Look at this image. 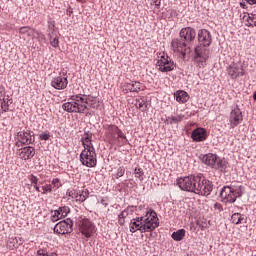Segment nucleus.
Listing matches in <instances>:
<instances>
[{
    "label": "nucleus",
    "mask_w": 256,
    "mask_h": 256,
    "mask_svg": "<svg viewBox=\"0 0 256 256\" xmlns=\"http://www.w3.org/2000/svg\"><path fill=\"white\" fill-rule=\"evenodd\" d=\"M51 183L54 189H59V187H61L62 185L61 180L59 178H54Z\"/></svg>",
    "instance_id": "nucleus-39"
},
{
    "label": "nucleus",
    "mask_w": 256,
    "mask_h": 256,
    "mask_svg": "<svg viewBox=\"0 0 256 256\" xmlns=\"http://www.w3.org/2000/svg\"><path fill=\"white\" fill-rule=\"evenodd\" d=\"M181 38H175L171 42V51L178 57H191V47H187L185 41L193 40V28L186 27L180 31Z\"/></svg>",
    "instance_id": "nucleus-3"
},
{
    "label": "nucleus",
    "mask_w": 256,
    "mask_h": 256,
    "mask_svg": "<svg viewBox=\"0 0 256 256\" xmlns=\"http://www.w3.org/2000/svg\"><path fill=\"white\" fill-rule=\"evenodd\" d=\"M50 138H51V134H49L47 132H44L39 135L40 141H49Z\"/></svg>",
    "instance_id": "nucleus-37"
},
{
    "label": "nucleus",
    "mask_w": 256,
    "mask_h": 256,
    "mask_svg": "<svg viewBox=\"0 0 256 256\" xmlns=\"http://www.w3.org/2000/svg\"><path fill=\"white\" fill-rule=\"evenodd\" d=\"M123 175H125V167L121 166L117 169L116 179L123 177Z\"/></svg>",
    "instance_id": "nucleus-38"
},
{
    "label": "nucleus",
    "mask_w": 256,
    "mask_h": 256,
    "mask_svg": "<svg viewBox=\"0 0 256 256\" xmlns=\"http://www.w3.org/2000/svg\"><path fill=\"white\" fill-rule=\"evenodd\" d=\"M89 107L92 109L99 108V100L97 97L77 94L71 96L70 102H66L62 105V109L67 111V113H87Z\"/></svg>",
    "instance_id": "nucleus-1"
},
{
    "label": "nucleus",
    "mask_w": 256,
    "mask_h": 256,
    "mask_svg": "<svg viewBox=\"0 0 256 256\" xmlns=\"http://www.w3.org/2000/svg\"><path fill=\"white\" fill-rule=\"evenodd\" d=\"M244 19H246L248 27H256V14L250 13L245 15Z\"/></svg>",
    "instance_id": "nucleus-28"
},
{
    "label": "nucleus",
    "mask_w": 256,
    "mask_h": 256,
    "mask_svg": "<svg viewBox=\"0 0 256 256\" xmlns=\"http://www.w3.org/2000/svg\"><path fill=\"white\" fill-rule=\"evenodd\" d=\"M242 122L243 112H241V108H239V105H236L230 112L229 123L234 129V127H237V125H240V123Z\"/></svg>",
    "instance_id": "nucleus-11"
},
{
    "label": "nucleus",
    "mask_w": 256,
    "mask_h": 256,
    "mask_svg": "<svg viewBox=\"0 0 256 256\" xmlns=\"http://www.w3.org/2000/svg\"><path fill=\"white\" fill-rule=\"evenodd\" d=\"M248 5H256V0H245Z\"/></svg>",
    "instance_id": "nucleus-44"
},
{
    "label": "nucleus",
    "mask_w": 256,
    "mask_h": 256,
    "mask_svg": "<svg viewBox=\"0 0 256 256\" xmlns=\"http://www.w3.org/2000/svg\"><path fill=\"white\" fill-rule=\"evenodd\" d=\"M137 223H145V225H159V217H157V212L149 208L145 216L131 220L130 225H137Z\"/></svg>",
    "instance_id": "nucleus-8"
},
{
    "label": "nucleus",
    "mask_w": 256,
    "mask_h": 256,
    "mask_svg": "<svg viewBox=\"0 0 256 256\" xmlns=\"http://www.w3.org/2000/svg\"><path fill=\"white\" fill-rule=\"evenodd\" d=\"M35 29L29 26H23L19 28V34L23 39H35Z\"/></svg>",
    "instance_id": "nucleus-18"
},
{
    "label": "nucleus",
    "mask_w": 256,
    "mask_h": 256,
    "mask_svg": "<svg viewBox=\"0 0 256 256\" xmlns=\"http://www.w3.org/2000/svg\"><path fill=\"white\" fill-rule=\"evenodd\" d=\"M80 161L85 167H96L97 153L95 152V148L84 149L80 154Z\"/></svg>",
    "instance_id": "nucleus-10"
},
{
    "label": "nucleus",
    "mask_w": 256,
    "mask_h": 256,
    "mask_svg": "<svg viewBox=\"0 0 256 256\" xmlns=\"http://www.w3.org/2000/svg\"><path fill=\"white\" fill-rule=\"evenodd\" d=\"M28 179L32 185H37V183H39V179L35 175H30Z\"/></svg>",
    "instance_id": "nucleus-42"
},
{
    "label": "nucleus",
    "mask_w": 256,
    "mask_h": 256,
    "mask_svg": "<svg viewBox=\"0 0 256 256\" xmlns=\"http://www.w3.org/2000/svg\"><path fill=\"white\" fill-rule=\"evenodd\" d=\"M231 223H233V225H245V223H247V216L241 213H234L231 216Z\"/></svg>",
    "instance_id": "nucleus-23"
},
{
    "label": "nucleus",
    "mask_w": 256,
    "mask_h": 256,
    "mask_svg": "<svg viewBox=\"0 0 256 256\" xmlns=\"http://www.w3.org/2000/svg\"><path fill=\"white\" fill-rule=\"evenodd\" d=\"M174 97L178 103H187V101H189V94L183 90H178L175 92Z\"/></svg>",
    "instance_id": "nucleus-25"
},
{
    "label": "nucleus",
    "mask_w": 256,
    "mask_h": 256,
    "mask_svg": "<svg viewBox=\"0 0 256 256\" xmlns=\"http://www.w3.org/2000/svg\"><path fill=\"white\" fill-rule=\"evenodd\" d=\"M203 163L205 165H208V167H211L212 169H217L218 171H226L227 169V160L225 158H221L217 156V154H206L200 157Z\"/></svg>",
    "instance_id": "nucleus-6"
},
{
    "label": "nucleus",
    "mask_w": 256,
    "mask_h": 256,
    "mask_svg": "<svg viewBox=\"0 0 256 256\" xmlns=\"http://www.w3.org/2000/svg\"><path fill=\"white\" fill-rule=\"evenodd\" d=\"M253 99H254V101H256V91L253 94Z\"/></svg>",
    "instance_id": "nucleus-46"
},
{
    "label": "nucleus",
    "mask_w": 256,
    "mask_h": 256,
    "mask_svg": "<svg viewBox=\"0 0 256 256\" xmlns=\"http://www.w3.org/2000/svg\"><path fill=\"white\" fill-rule=\"evenodd\" d=\"M183 117L181 116H169L167 119H166V123H168L169 125H173L175 123H180V121H182Z\"/></svg>",
    "instance_id": "nucleus-31"
},
{
    "label": "nucleus",
    "mask_w": 256,
    "mask_h": 256,
    "mask_svg": "<svg viewBox=\"0 0 256 256\" xmlns=\"http://www.w3.org/2000/svg\"><path fill=\"white\" fill-rule=\"evenodd\" d=\"M79 231L82 233V235L89 238L93 235V233H95L96 229L93 225H81Z\"/></svg>",
    "instance_id": "nucleus-24"
},
{
    "label": "nucleus",
    "mask_w": 256,
    "mask_h": 256,
    "mask_svg": "<svg viewBox=\"0 0 256 256\" xmlns=\"http://www.w3.org/2000/svg\"><path fill=\"white\" fill-rule=\"evenodd\" d=\"M54 233L58 235H67V233H73L72 225H55L53 228Z\"/></svg>",
    "instance_id": "nucleus-21"
},
{
    "label": "nucleus",
    "mask_w": 256,
    "mask_h": 256,
    "mask_svg": "<svg viewBox=\"0 0 256 256\" xmlns=\"http://www.w3.org/2000/svg\"><path fill=\"white\" fill-rule=\"evenodd\" d=\"M58 211L60 212L61 217H67V215L71 213V209L68 206L59 207Z\"/></svg>",
    "instance_id": "nucleus-33"
},
{
    "label": "nucleus",
    "mask_w": 256,
    "mask_h": 256,
    "mask_svg": "<svg viewBox=\"0 0 256 256\" xmlns=\"http://www.w3.org/2000/svg\"><path fill=\"white\" fill-rule=\"evenodd\" d=\"M65 218L64 216H61V212L59 210H54L52 212L51 219L53 223H57V221H61V219Z\"/></svg>",
    "instance_id": "nucleus-32"
},
{
    "label": "nucleus",
    "mask_w": 256,
    "mask_h": 256,
    "mask_svg": "<svg viewBox=\"0 0 256 256\" xmlns=\"http://www.w3.org/2000/svg\"><path fill=\"white\" fill-rule=\"evenodd\" d=\"M34 38L38 39V41H40V43H45V35L39 33L37 30H35Z\"/></svg>",
    "instance_id": "nucleus-36"
},
{
    "label": "nucleus",
    "mask_w": 256,
    "mask_h": 256,
    "mask_svg": "<svg viewBox=\"0 0 256 256\" xmlns=\"http://www.w3.org/2000/svg\"><path fill=\"white\" fill-rule=\"evenodd\" d=\"M34 189H35L38 193H41V188H39V186L34 185Z\"/></svg>",
    "instance_id": "nucleus-45"
},
{
    "label": "nucleus",
    "mask_w": 256,
    "mask_h": 256,
    "mask_svg": "<svg viewBox=\"0 0 256 256\" xmlns=\"http://www.w3.org/2000/svg\"><path fill=\"white\" fill-rule=\"evenodd\" d=\"M133 211H135V207L134 206H129L127 209L122 211L118 215L119 225H125V219H127V217H129L130 214H133Z\"/></svg>",
    "instance_id": "nucleus-22"
},
{
    "label": "nucleus",
    "mask_w": 256,
    "mask_h": 256,
    "mask_svg": "<svg viewBox=\"0 0 256 256\" xmlns=\"http://www.w3.org/2000/svg\"><path fill=\"white\" fill-rule=\"evenodd\" d=\"M131 93H139V91H143V85L139 81H134L130 83Z\"/></svg>",
    "instance_id": "nucleus-27"
},
{
    "label": "nucleus",
    "mask_w": 256,
    "mask_h": 256,
    "mask_svg": "<svg viewBox=\"0 0 256 256\" xmlns=\"http://www.w3.org/2000/svg\"><path fill=\"white\" fill-rule=\"evenodd\" d=\"M134 175L137 179H140V181H143V175H145V173L141 168H135Z\"/></svg>",
    "instance_id": "nucleus-34"
},
{
    "label": "nucleus",
    "mask_w": 256,
    "mask_h": 256,
    "mask_svg": "<svg viewBox=\"0 0 256 256\" xmlns=\"http://www.w3.org/2000/svg\"><path fill=\"white\" fill-rule=\"evenodd\" d=\"M89 198V190H84L80 193H76L74 196V199L78 201L79 203H83L84 201H87Z\"/></svg>",
    "instance_id": "nucleus-26"
},
{
    "label": "nucleus",
    "mask_w": 256,
    "mask_h": 256,
    "mask_svg": "<svg viewBox=\"0 0 256 256\" xmlns=\"http://www.w3.org/2000/svg\"><path fill=\"white\" fill-rule=\"evenodd\" d=\"M190 137H191V139H193V133H190Z\"/></svg>",
    "instance_id": "nucleus-47"
},
{
    "label": "nucleus",
    "mask_w": 256,
    "mask_h": 256,
    "mask_svg": "<svg viewBox=\"0 0 256 256\" xmlns=\"http://www.w3.org/2000/svg\"><path fill=\"white\" fill-rule=\"evenodd\" d=\"M193 187V193L207 197L213 191V182L205 179L203 174H197V176L193 177Z\"/></svg>",
    "instance_id": "nucleus-5"
},
{
    "label": "nucleus",
    "mask_w": 256,
    "mask_h": 256,
    "mask_svg": "<svg viewBox=\"0 0 256 256\" xmlns=\"http://www.w3.org/2000/svg\"><path fill=\"white\" fill-rule=\"evenodd\" d=\"M16 155L23 161H29V159H33V157H35V148L31 146L20 148L17 150Z\"/></svg>",
    "instance_id": "nucleus-14"
},
{
    "label": "nucleus",
    "mask_w": 256,
    "mask_h": 256,
    "mask_svg": "<svg viewBox=\"0 0 256 256\" xmlns=\"http://www.w3.org/2000/svg\"><path fill=\"white\" fill-rule=\"evenodd\" d=\"M61 223H64L65 225H73V220L70 218H67L66 220H62V221L56 223V225H61Z\"/></svg>",
    "instance_id": "nucleus-43"
},
{
    "label": "nucleus",
    "mask_w": 256,
    "mask_h": 256,
    "mask_svg": "<svg viewBox=\"0 0 256 256\" xmlns=\"http://www.w3.org/2000/svg\"><path fill=\"white\" fill-rule=\"evenodd\" d=\"M156 67L158 71H161L162 73H169V71H173V69H175V63L167 54H165V52H160L158 54Z\"/></svg>",
    "instance_id": "nucleus-7"
},
{
    "label": "nucleus",
    "mask_w": 256,
    "mask_h": 256,
    "mask_svg": "<svg viewBox=\"0 0 256 256\" xmlns=\"http://www.w3.org/2000/svg\"><path fill=\"white\" fill-rule=\"evenodd\" d=\"M196 225H201V223H199V221L196 222Z\"/></svg>",
    "instance_id": "nucleus-48"
},
{
    "label": "nucleus",
    "mask_w": 256,
    "mask_h": 256,
    "mask_svg": "<svg viewBox=\"0 0 256 256\" xmlns=\"http://www.w3.org/2000/svg\"><path fill=\"white\" fill-rule=\"evenodd\" d=\"M122 91L123 93H131V83H124L122 85Z\"/></svg>",
    "instance_id": "nucleus-41"
},
{
    "label": "nucleus",
    "mask_w": 256,
    "mask_h": 256,
    "mask_svg": "<svg viewBox=\"0 0 256 256\" xmlns=\"http://www.w3.org/2000/svg\"><path fill=\"white\" fill-rule=\"evenodd\" d=\"M81 143L84 149H95L93 147V133L86 132L81 136Z\"/></svg>",
    "instance_id": "nucleus-17"
},
{
    "label": "nucleus",
    "mask_w": 256,
    "mask_h": 256,
    "mask_svg": "<svg viewBox=\"0 0 256 256\" xmlns=\"http://www.w3.org/2000/svg\"><path fill=\"white\" fill-rule=\"evenodd\" d=\"M53 188H51V184H46L42 186V195H47V193H52Z\"/></svg>",
    "instance_id": "nucleus-35"
},
{
    "label": "nucleus",
    "mask_w": 256,
    "mask_h": 256,
    "mask_svg": "<svg viewBox=\"0 0 256 256\" xmlns=\"http://www.w3.org/2000/svg\"><path fill=\"white\" fill-rule=\"evenodd\" d=\"M219 197L222 203L231 204L235 203L239 197H243V187L226 185L221 188Z\"/></svg>",
    "instance_id": "nucleus-4"
},
{
    "label": "nucleus",
    "mask_w": 256,
    "mask_h": 256,
    "mask_svg": "<svg viewBox=\"0 0 256 256\" xmlns=\"http://www.w3.org/2000/svg\"><path fill=\"white\" fill-rule=\"evenodd\" d=\"M155 225H133L130 226V232L135 233L136 231H141V233H147L148 231H155Z\"/></svg>",
    "instance_id": "nucleus-20"
},
{
    "label": "nucleus",
    "mask_w": 256,
    "mask_h": 256,
    "mask_svg": "<svg viewBox=\"0 0 256 256\" xmlns=\"http://www.w3.org/2000/svg\"><path fill=\"white\" fill-rule=\"evenodd\" d=\"M11 103H13V101L9 99V96H7V98H4L1 102L2 111H9V106L11 105Z\"/></svg>",
    "instance_id": "nucleus-30"
},
{
    "label": "nucleus",
    "mask_w": 256,
    "mask_h": 256,
    "mask_svg": "<svg viewBox=\"0 0 256 256\" xmlns=\"http://www.w3.org/2000/svg\"><path fill=\"white\" fill-rule=\"evenodd\" d=\"M107 135H109L110 139L114 140L119 147H123V145H127V136L119 129L117 126H108Z\"/></svg>",
    "instance_id": "nucleus-9"
},
{
    "label": "nucleus",
    "mask_w": 256,
    "mask_h": 256,
    "mask_svg": "<svg viewBox=\"0 0 256 256\" xmlns=\"http://www.w3.org/2000/svg\"><path fill=\"white\" fill-rule=\"evenodd\" d=\"M207 140V130L205 128H196L193 130V141L200 143Z\"/></svg>",
    "instance_id": "nucleus-19"
},
{
    "label": "nucleus",
    "mask_w": 256,
    "mask_h": 256,
    "mask_svg": "<svg viewBox=\"0 0 256 256\" xmlns=\"http://www.w3.org/2000/svg\"><path fill=\"white\" fill-rule=\"evenodd\" d=\"M184 237H185V231L183 229H180L172 233V239H174V241H181Z\"/></svg>",
    "instance_id": "nucleus-29"
},
{
    "label": "nucleus",
    "mask_w": 256,
    "mask_h": 256,
    "mask_svg": "<svg viewBox=\"0 0 256 256\" xmlns=\"http://www.w3.org/2000/svg\"><path fill=\"white\" fill-rule=\"evenodd\" d=\"M17 141L21 145H31V143L35 142V134L29 130L18 132Z\"/></svg>",
    "instance_id": "nucleus-12"
},
{
    "label": "nucleus",
    "mask_w": 256,
    "mask_h": 256,
    "mask_svg": "<svg viewBox=\"0 0 256 256\" xmlns=\"http://www.w3.org/2000/svg\"><path fill=\"white\" fill-rule=\"evenodd\" d=\"M50 45H52L55 48L59 47V37L55 36L54 38H51Z\"/></svg>",
    "instance_id": "nucleus-40"
},
{
    "label": "nucleus",
    "mask_w": 256,
    "mask_h": 256,
    "mask_svg": "<svg viewBox=\"0 0 256 256\" xmlns=\"http://www.w3.org/2000/svg\"><path fill=\"white\" fill-rule=\"evenodd\" d=\"M177 185L182 191H188L189 193H193V180L191 177L186 176L183 178H179L177 180Z\"/></svg>",
    "instance_id": "nucleus-15"
},
{
    "label": "nucleus",
    "mask_w": 256,
    "mask_h": 256,
    "mask_svg": "<svg viewBox=\"0 0 256 256\" xmlns=\"http://www.w3.org/2000/svg\"><path fill=\"white\" fill-rule=\"evenodd\" d=\"M227 73L231 79H237V77H243V75H245L243 68L239 67V65L235 63H232L227 67Z\"/></svg>",
    "instance_id": "nucleus-16"
},
{
    "label": "nucleus",
    "mask_w": 256,
    "mask_h": 256,
    "mask_svg": "<svg viewBox=\"0 0 256 256\" xmlns=\"http://www.w3.org/2000/svg\"><path fill=\"white\" fill-rule=\"evenodd\" d=\"M197 39L199 45L194 48V61L198 63L199 67H203L211 54V51L207 47L211 45L213 38L209 30L201 29L198 31Z\"/></svg>",
    "instance_id": "nucleus-2"
},
{
    "label": "nucleus",
    "mask_w": 256,
    "mask_h": 256,
    "mask_svg": "<svg viewBox=\"0 0 256 256\" xmlns=\"http://www.w3.org/2000/svg\"><path fill=\"white\" fill-rule=\"evenodd\" d=\"M67 85H69V81L65 74H59V76H56L51 80V87L58 89L59 91L67 89Z\"/></svg>",
    "instance_id": "nucleus-13"
}]
</instances>
